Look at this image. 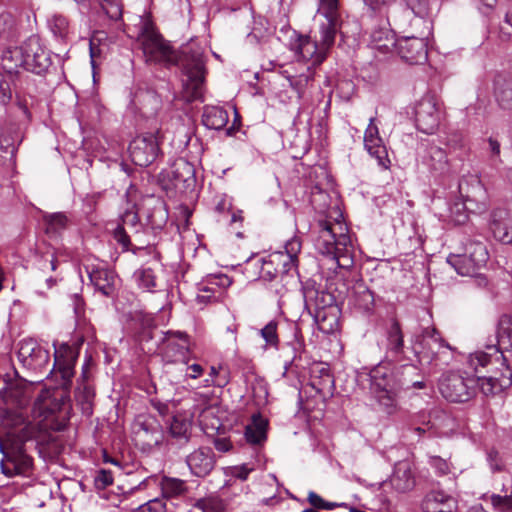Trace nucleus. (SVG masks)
I'll use <instances>...</instances> for the list:
<instances>
[{
  "mask_svg": "<svg viewBox=\"0 0 512 512\" xmlns=\"http://www.w3.org/2000/svg\"><path fill=\"white\" fill-rule=\"evenodd\" d=\"M498 346L490 345L486 351H478L471 355L470 363L475 372L478 368H487L489 375L477 376V391L485 396L496 395L512 384V370L504 351L512 350V314L500 317L497 327Z\"/></svg>",
  "mask_w": 512,
  "mask_h": 512,
  "instance_id": "obj_1",
  "label": "nucleus"
},
{
  "mask_svg": "<svg viewBox=\"0 0 512 512\" xmlns=\"http://www.w3.org/2000/svg\"><path fill=\"white\" fill-rule=\"evenodd\" d=\"M35 434L34 426L25 424L8 431L4 438H0V469L6 477H29L33 473L34 459L28 453L27 442L32 441Z\"/></svg>",
  "mask_w": 512,
  "mask_h": 512,
  "instance_id": "obj_2",
  "label": "nucleus"
},
{
  "mask_svg": "<svg viewBox=\"0 0 512 512\" xmlns=\"http://www.w3.org/2000/svg\"><path fill=\"white\" fill-rule=\"evenodd\" d=\"M141 42L145 56L155 62L165 61L175 64L182 68L185 79L182 80V91L176 98L177 104L180 102L187 105V111L190 110L192 101V64L191 57L187 51H176L166 41L162 34H139L137 38Z\"/></svg>",
  "mask_w": 512,
  "mask_h": 512,
  "instance_id": "obj_3",
  "label": "nucleus"
},
{
  "mask_svg": "<svg viewBox=\"0 0 512 512\" xmlns=\"http://www.w3.org/2000/svg\"><path fill=\"white\" fill-rule=\"evenodd\" d=\"M319 236L317 248L327 256H332L340 268H350L353 265V246L346 224L336 220L319 221Z\"/></svg>",
  "mask_w": 512,
  "mask_h": 512,
  "instance_id": "obj_4",
  "label": "nucleus"
},
{
  "mask_svg": "<svg viewBox=\"0 0 512 512\" xmlns=\"http://www.w3.org/2000/svg\"><path fill=\"white\" fill-rule=\"evenodd\" d=\"M302 243L300 238L293 237L285 244L284 251H276L271 253L266 259H263L260 274L264 279L270 281L280 278L285 284L280 288H275V292L283 296L287 291V280L291 271H296L298 266V255L301 251Z\"/></svg>",
  "mask_w": 512,
  "mask_h": 512,
  "instance_id": "obj_5",
  "label": "nucleus"
},
{
  "mask_svg": "<svg viewBox=\"0 0 512 512\" xmlns=\"http://www.w3.org/2000/svg\"><path fill=\"white\" fill-rule=\"evenodd\" d=\"M478 378L466 372H449L439 381V392L451 403H465L477 394Z\"/></svg>",
  "mask_w": 512,
  "mask_h": 512,
  "instance_id": "obj_6",
  "label": "nucleus"
},
{
  "mask_svg": "<svg viewBox=\"0 0 512 512\" xmlns=\"http://www.w3.org/2000/svg\"><path fill=\"white\" fill-rule=\"evenodd\" d=\"M293 45L299 59L311 61L312 66L320 65L326 58L328 50L335 42V34H297Z\"/></svg>",
  "mask_w": 512,
  "mask_h": 512,
  "instance_id": "obj_7",
  "label": "nucleus"
},
{
  "mask_svg": "<svg viewBox=\"0 0 512 512\" xmlns=\"http://www.w3.org/2000/svg\"><path fill=\"white\" fill-rule=\"evenodd\" d=\"M84 339L81 337L73 344L63 342L57 344L53 343L54 346V364L51 373L60 375L62 383L61 387L65 390L70 389L72 385V378L74 376V367L78 359L79 350Z\"/></svg>",
  "mask_w": 512,
  "mask_h": 512,
  "instance_id": "obj_8",
  "label": "nucleus"
},
{
  "mask_svg": "<svg viewBox=\"0 0 512 512\" xmlns=\"http://www.w3.org/2000/svg\"><path fill=\"white\" fill-rule=\"evenodd\" d=\"M369 376L371 390L375 393L380 405L387 409L393 408L399 391L397 379L393 372L384 365H378L370 371Z\"/></svg>",
  "mask_w": 512,
  "mask_h": 512,
  "instance_id": "obj_9",
  "label": "nucleus"
},
{
  "mask_svg": "<svg viewBox=\"0 0 512 512\" xmlns=\"http://www.w3.org/2000/svg\"><path fill=\"white\" fill-rule=\"evenodd\" d=\"M450 349V345L442 338L435 328H425L415 339L413 354L420 365L430 364L437 360L439 354Z\"/></svg>",
  "mask_w": 512,
  "mask_h": 512,
  "instance_id": "obj_10",
  "label": "nucleus"
},
{
  "mask_svg": "<svg viewBox=\"0 0 512 512\" xmlns=\"http://www.w3.org/2000/svg\"><path fill=\"white\" fill-rule=\"evenodd\" d=\"M158 135V131L156 134L145 133L130 142L129 153L135 165L147 167L156 160L160 151Z\"/></svg>",
  "mask_w": 512,
  "mask_h": 512,
  "instance_id": "obj_11",
  "label": "nucleus"
},
{
  "mask_svg": "<svg viewBox=\"0 0 512 512\" xmlns=\"http://www.w3.org/2000/svg\"><path fill=\"white\" fill-rule=\"evenodd\" d=\"M442 117L440 105L434 96H425L415 109V122L419 131L433 134L437 131Z\"/></svg>",
  "mask_w": 512,
  "mask_h": 512,
  "instance_id": "obj_12",
  "label": "nucleus"
},
{
  "mask_svg": "<svg viewBox=\"0 0 512 512\" xmlns=\"http://www.w3.org/2000/svg\"><path fill=\"white\" fill-rule=\"evenodd\" d=\"M25 48L27 50L25 70L38 75L46 73L52 61L49 51L42 46L39 35L29 36L25 40Z\"/></svg>",
  "mask_w": 512,
  "mask_h": 512,
  "instance_id": "obj_13",
  "label": "nucleus"
},
{
  "mask_svg": "<svg viewBox=\"0 0 512 512\" xmlns=\"http://www.w3.org/2000/svg\"><path fill=\"white\" fill-rule=\"evenodd\" d=\"M314 22L319 25L320 32H340L344 27V20L339 11L338 0H319Z\"/></svg>",
  "mask_w": 512,
  "mask_h": 512,
  "instance_id": "obj_14",
  "label": "nucleus"
},
{
  "mask_svg": "<svg viewBox=\"0 0 512 512\" xmlns=\"http://www.w3.org/2000/svg\"><path fill=\"white\" fill-rule=\"evenodd\" d=\"M375 120V117L369 119V124L364 132V148L370 156L377 160L379 166L389 169L391 161L383 139L379 135V128L375 124Z\"/></svg>",
  "mask_w": 512,
  "mask_h": 512,
  "instance_id": "obj_15",
  "label": "nucleus"
},
{
  "mask_svg": "<svg viewBox=\"0 0 512 512\" xmlns=\"http://www.w3.org/2000/svg\"><path fill=\"white\" fill-rule=\"evenodd\" d=\"M18 359L22 364L34 371H42L49 366V352L33 340L20 343Z\"/></svg>",
  "mask_w": 512,
  "mask_h": 512,
  "instance_id": "obj_16",
  "label": "nucleus"
},
{
  "mask_svg": "<svg viewBox=\"0 0 512 512\" xmlns=\"http://www.w3.org/2000/svg\"><path fill=\"white\" fill-rule=\"evenodd\" d=\"M305 308L308 313H314L336 306L334 295L317 286L314 281H307L303 286Z\"/></svg>",
  "mask_w": 512,
  "mask_h": 512,
  "instance_id": "obj_17",
  "label": "nucleus"
},
{
  "mask_svg": "<svg viewBox=\"0 0 512 512\" xmlns=\"http://www.w3.org/2000/svg\"><path fill=\"white\" fill-rule=\"evenodd\" d=\"M458 188L465 204H475L477 209L486 207L487 191L478 175L469 174L463 176Z\"/></svg>",
  "mask_w": 512,
  "mask_h": 512,
  "instance_id": "obj_18",
  "label": "nucleus"
},
{
  "mask_svg": "<svg viewBox=\"0 0 512 512\" xmlns=\"http://www.w3.org/2000/svg\"><path fill=\"white\" fill-rule=\"evenodd\" d=\"M398 54L410 64H421L427 60V43L423 38L402 36L399 38Z\"/></svg>",
  "mask_w": 512,
  "mask_h": 512,
  "instance_id": "obj_19",
  "label": "nucleus"
},
{
  "mask_svg": "<svg viewBox=\"0 0 512 512\" xmlns=\"http://www.w3.org/2000/svg\"><path fill=\"white\" fill-rule=\"evenodd\" d=\"M199 398H201L202 403L206 405L199 413V426L203 433L208 436H213L222 427V421L217 416L218 407L209 403L210 395L208 393L194 391V402L199 401Z\"/></svg>",
  "mask_w": 512,
  "mask_h": 512,
  "instance_id": "obj_20",
  "label": "nucleus"
},
{
  "mask_svg": "<svg viewBox=\"0 0 512 512\" xmlns=\"http://www.w3.org/2000/svg\"><path fill=\"white\" fill-rule=\"evenodd\" d=\"M139 212L145 215L147 223L152 229H161L168 220V211L164 200L153 195L143 199Z\"/></svg>",
  "mask_w": 512,
  "mask_h": 512,
  "instance_id": "obj_21",
  "label": "nucleus"
},
{
  "mask_svg": "<svg viewBox=\"0 0 512 512\" xmlns=\"http://www.w3.org/2000/svg\"><path fill=\"white\" fill-rule=\"evenodd\" d=\"M390 484L399 493L411 491L416 485V473L413 462L408 459L398 461L390 477Z\"/></svg>",
  "mask_w": 512,
  "mask_h": 512,
  "instance_id": "obj_22",
  "label": "nucleus"
},
{
  "mask_svg": "<svg viewBox=\"0 0 512 512\" xmlns=\"http://www.w3.org/2000/svg\"><path fill=\"white\" fill-rule=\"evenodd\" d=\"M386 354L397 362L411 360L406 355L404 345V334L397 319H392L386 332Z\"/></svg>",
  "mask_w": 512,
  "mask_h": 512,
  "instance_id": "obj_23",
  "label": "nucleus"
},
{
  "mask_svg": "<svg viewBox=\"0 0 512 512\" xmlns=\"http://www.w3.org/2000/svg\"><path fill=\"white\" fill-rule=\"evenodd\" d=\"M309 384L319 395L331 396L335 385L330 368L323 363L314 364L310 369Z\"/></svg>",
  "mask_w": 512,
  "mask_h": 512,
  "instance_id": "obj_24",
  "label": "nucleus"
},
{
  "mask_svg": "<svg viewBox=\"0 0 512 512\" xmlns=\"http://www.w3.org/2000/svg\"><path fill=\"white\" fill-rule=\"evenodd\" d=\"M489 228L497 241L512 243V217L507 210L495 209L491 214Z\"/></svg>",
  "mask_w": 512,
  "mask_h": 512,
  "instance_id": "obj_25",
  "label": "nucleus"
},
{
  "mask_svg": "<svg viewBox=\"0 0 512 512\" xmlns=\"http://www.w3.org/2000/svg\"><path fill=\"white\" fill-rule=\"evenodd\" d=\"M456 509V499L444 491H430L422 502L424 512H454Z\"/></svg>",
  "mask_w": 512,
  "mask_h": 512,
  "instance_id": "obj_26",
  "label": "nucleus"
},
{
  "mask_svg": "<svg viewBox=\"0 0 512 512\" xmlns=\"http://www.w3.org/2000/svg\"><path fill=\"white\" fill-rule=\"evenodd\" d=\"M26 48L25 42L21 46L7 47L3 50L1 64L3 69L10 76L17 75L18 69L26 66Z\"/></svg>",
  "mask_w": 512,
  "mask_h": 512,
  "instance_id": "obj_27",
  "label": "nucleus"
},
{
  "mask_svg": "<svg viewBox=\"0 0 512 512\" xmlns=\"http://www.w3.org/2000/svg\"><path fill=\"white\" fill-rule=\"evenodd\" d=\"M397 377L399 390L424 389L426 387L420 368L414 364H403Z\"/></svg>",
  "mask_w": 512,
  "mask_h": 512,
  "instance_id": "obj_28",
  "label": "nucleus"
},
{
  "mask_svg": "<svg viewBox=\"0 0 512 512\" xmlns=\"http://www.w3.org/2000/svg\"><path fill=\"white\" fill-rule=\"evenodd\" d=\"M192 412H176L169 424L171 436L183 443H188L191 438Z\"/></svg>",
  "mask_w": 512,
  "mask_h": 512,
  "instance_id": "obj_29",
  "label": "nucleus"
},
{
  "mask_svg": "<svg viewBox=\"0 0 512 512\" xmlns=\"http://www.w3.org/2000/svg\"><path fill=\"white\" fill-rule=\"evenodd\" d=\"M89 279L94 285L95 289L106 297H111L115 293V280L114 272L105 268L92 269L88 272Z\"/></svg>",
  "mask_w": 512,
  "mask_h": 512,
  "instance_id": "obj_30",
  "label": "nucleus"
},
{
  "mask_svg": "<svg viewBox=\"0 0 512 512\" xmlns=\"http://www.w3.org/2000/svg\"><path fill=\"white\" fill-rule=\"evenodd\" d=\"M68 391L69 389L65 390L62 387L61 393L58 391L54 392L53 394H51L49 391L42 392L37 398L35 404L39 407L41 413L47 417L48 415L53 414L61 409L66 398L68 397Z\"/></svg>",
  "mask_w": 512,
  "mask_h": 512,
  "instance_id": "obj_31",
  "label": "nucleus"
},
{
  "mask_svg": "<svg viewBox=\"0 0 512 512\" xmlns=\"http://www.w3.org/2000/svg\"><path fill=\"white\" fill-rule=\"evenodd\" d=\"M310 315L313 317L318 329L323 333H333L338 328L340 309L337 305L328 309L316 311Z\"/></svg>",
  "mask_w": 512,
  "mask_h": 512,
  "instance_id": "obj_32",
  "label": "nucleus"
},
{
  "mask_svg": "<svg viewBox=\"0 0 512 512\" xmlns=\"http://www.w3.org/2000/svg\"><path fill=\"white\" fill-rule=\"evenodd\" d=\"M350 304L362 311H370L374 306V295L362 281L356 282L351 290Z\"/></svg>",
  "mask_w": 512,
  "mask_h": 512,
  "instance_id": "obj_33",
  "label": "nucleus"
},
{
  "mask_svg": "<svg viewBox=\"0 0 512 512\" xmlns=\"http://www.w3.org/2000/svg\"><path fill=\"white\" fill-rule=\"evenodd\" d=\"M268 421L260 414L252 416L251 424L245 428V438L252 445H261L267 439Z\"/></svg>",
  "mask_w": 512,
  "mask_h": 512,
  "instance_id": "obj_34",
  "label": "nucleus"
},
{
  "mask_svg": "<svg viewBox=\"0 0 512 512\" xmlns=\"http://www.w3.org/2000/svg\"><path fill=\"white\" fill-rule=\"evenodd\" d=\"M172 177L177 189H187L192 178V164L185 158L176 159L172 165Z\"/></svg>",
  "mask_w": 512,
  "mask_h": 512,
  "instance_id": "obj_35",
  "label": "nucleus"
},
{
  "mask_svg": "<svg viewBox=\"0 0 512 512\" xmlns=\"http://www.w3.org/2000/svg\"><path fill=\"white\" fill-rule=\"evenodd\" d=\"M228 122V113L218 106H205L202 114V123L208 129L220 130Z\"/></svg>",
  "mask_w": 512,
  "mask_h": 512,
  "instance_id": "obj_36",
  "label": "nucleus"
},
{
  "mask_svg": "<svg viewBox=\"0 0 512 512\" xmlns=\"http://www.w3.org/2000/svg\"><path fill=\"white\" fill-rule=\"evenodd\" d=\"M42 219L45 225L44 231L49 237L59 236L69 223L68 217L62 212L46 213Z\"/></svg>",
  "mask_w": 512,
  "mask_h": 512,
  "instance_id": "obj_37",
  "label": "nucleus"
},
{
  "mask_svg": "<svg viewBox=\"0 0 512 512\" xmlns=\"http://www.w3.org/2000/svg\"><path fill=\"white\" fill-rule=\"evenodd\" d=\"M207 75V69L201 58L194 55V102H204L207 88L205 85V79Z\"/></svg>",
  "mask_w": 512,
  "mask_h": 512,
  "instance_id": "obj_38",
  "label": "nucleus"
},
{
  "mask_svg": "<svg viewBox=\"0 0 512 512\" xmlns=\"http://www.w3.org/2000/svg\"><path fill=\"white\" fill-rule=\"evenodd\" d=\"M95 398L94 386L89 383H77L75 399L86 415L92 414L93 400Z\"/></svg>",
  "mask_w": 512,
  "mask_h": 512,
  "instance_id": "obj_39",
  "label": "nucleus"
},
{
  "mask_svg": "<svg viewBox=\"0 0 512 512\" xmlns=\"http://www.w3.org/2000/svg\"><path fill=\"white\" fill-rule=\"evenodd\" d=\"M214 463V457L209 449L194 451V476L205 477L212 471Z\"/></svg>",
  "mask_w": 512,
  "mask_h": 512,
  "instance_id": "obj_40",
  "label": "nucleus"
},
{
  "mask_svg": "<svg viewBox=\"0 0 512 512\" xmlns=\"http://www.w3.org/2000/svg\"><path fill=\"white\" fill-rule=\"evenodd\" d=\"M465 252L471 257L472 267L480 269L486 265L489 259L487 248L481 241H470L465 247Z\"/></svg>",
  "mask_w": 512,
  "mask_h": 512,
  "instance_id": "obj_41",
  "label": "nucleus"
},
{
  "mask_svg": "<svg viewBox=\"0 0 512 512\" xmlns=\"http://www.w3.org/2000/svg\"><path fill=\"white\" fill-rule=\"evenodd\" d=\"M471 257L464 252L463 254H450L447 257V262L456 270L459 275L473 276L479 270L478 267H472L470 262Z\"/></svg>",
  "mask_w": 512,
  "mask_h": 512,
  "instance_id": "obj_42",
  "label": "nucleus"
},
{
  "mask_svg": "<svg viewBox=\"0 0 512 512\" xmlns=\"http://www.w3.org/2000/svg\"><path fill=\"white\" fill-rule=\"evenodd\" d=\"M99 35L100 34H92L89 39L90 58L93 68L96 67V60L104 56L109 51L111 43L106 35L105 37H100Z\"/></svg>",
  "mask_w": 512,
  "mask_h": 512,
  "instance_id": "obj_43",
  "label": "nucleus"
},
{
  "mask_svg": "<svg viewBox=\"0 0 512 512\" xmlns=\"http://www.w3.org/2000/svg\"><path fill=\"white\" fill-rule=\"evenodd\" d=\"M372 40L373 48L381 53L396 51L398 53V34H376Z\"/></svg>",
  "mask_w": 512,
  "mask_h": 512,
  "instance_id": "obj_44",
  "label": "nucleus"
},
{
  "mask_svg": "<svg viewBox=\"0 0 512 512\" xmlns=\"http://www.w3.org/2000/svg\"><path fill=\"white\" fill-rule=\"evenodd\" d=\"M102 9L108 16V18L114 21L117 26L116 29H121L123 26L122 15H123V3L122 0H99Z\"/></svg>",
  "mask_w": 512,
  "mask_h": 512,
  "instance_id": "obj_45",
  "label": "nucleus"
},
{
  "mask_svg": "<svg viewBox=\"0 0 512 512\" xmlns=\"http://www.w3.org/2000/svg\"><path fill=\"white\" fill-rule=\"evenodd\" d=\"M430 167L434 171L444 172L448 168L447 153L445 150L438 146H431L429 148Z\"/></svg>",
  "mask_w": 512,
  "mask_h": 512,
  "instance_id": "obj_46",
  "label": "nucleus"
},
{
  "mask_svg": "<svg viewBox=\"0 0 512 512\" xmlns=\"http://www.w3.org/2000/svg\"><path fill=\"white\" fill-rule=\"evenodd\" d=\"M431 425L430 429H433L434 435H440L444 433V429L449 426L451 418L448 413L441 409H432L430 411Z\"/></svg>",
  "mask_w": 512,
  "mask_h": 512,
  "instance_id": "obj_47",
  "label": "nucleus"
},
{
  "mask_svg": "<svg viewBox=\"0 0 512 512\" xmlns=\"http://www.w3.org/2000/svg\"><path fill=\"white\" fill-rule=\"evenodd\" d=\"M162 491L166 497H177L188 491L185 482L176 478H165L162 483Z\"/></svg>",
  "mask_w": 512,
  "mask_h": 512,
  "instance_id": "obj_48",
  "label": "nucleus"
},
{
  "mask_svg": "<svg viewBox=\"0 0 512 512\" xmlns=\"http://www.w3.org/2000/svg\"><path fill=\"white\" fill-rule=\"evenodd\" d=\"M118 226L123 227L130 233H139L141 231V223L137 211L130 209L125 211L120 218Z\"/></svg>",
  "mask_w": 512,
  "mask_h": 512,
  "instance_id": "obj_49",
  "label": "nucleus"
},
{
  "mask_svg": "<svg viewBox=\"0 0 512 512\" xmlns=\"http://www.w3.org/2000/svg\"><path fill=\"white\" fill-rule=\"evenodd\" d=\"M14 139L9 135H0V164L4 165L11 161L16 153Z\"/></svg>",
  "mask_w": 512,
  "mask_h": 512,
  "instance_id": "obj_50",
  "label": "nucleus"
},
{
  "mask_svg": "<svg viewBox=\"0 0 512 512\" xmlns=\"http://www.w3.org/2000/svg\"><path fill=\"white\" fill-rule=\"evenodd\" d=\"M277 328L278 323L276 321H270L260 330V335L265 340L267 348L278 349L279 336Z\"/></svg>",
  "mask_w": 512,
  "mask_h": 512,
  "instance_id": "obj_51",
  "label": "nucleus"
},
{
  "mask_svg": "<svg viewBox=\"0 0 512 512\" xmlns=\"http://www.w3.org/2000/svg\"><path fill=\"white\" fill-rule=\"evenodd\" d=\"M194 508L200 512H224L225 505L218 497L200 499L194 504Z\"/></svg>",
  "mask_w": 512,
  "mask_h": 512,
  "instance_id": "obj_52",
  "label": "nucleus"
},
{
  "mask_svg": "<svg viewBox=\"0 0 512 512\" xmlns=\"http://www.w3.org/2000/svg\"><path fill=\"white\" fill-rule=\"evenodd\" d=\"M495 96L503 109L512 108V84L498 85L495 90Z\"/></svg>",
  "mask_w": 512,
  "mask_h": 512,
  "instance_id": "obj_53",
  "label": "nucleus"
},
{
  "mask_svg": "<svg viewBox=\"0 0 512 512\" xmlns=\"http://www.w3.org/2000/svg\"><path fill=\"white\" fill-rule=\"evenodd\" d=\"M140 287L151 290L156 286V276L151 268H142L135 272Z\"/></svg>",
  "mask_w": 512,
  "mask_h": 512,
  "instance_id": "obj_54",
  "label": "nucleus"
},
{
  "mask_svg": "<svg viewBox=\"0 0 512 512\" xmlns=\"http://www.w3.org/2000/svg\"><path fill=\"white\" fill-rule=\"evenodd\" d=\"M191 214H192V212L189 209L188 205H186V204H180L176 208L175 215H176V220L178 222V228H180V226H182L185 231L189 230V220H190Z\"/></svg>",
  "mask_w": 512,
  "mask_h": 512,
  "instance_id": "obj_55",
  "label": "nucleus"
},
{
  "mask_svg": "<svg viewBox=\"0 0 512 512\" xmlns=\"http://www.w3.org/2000/svg\"><path fill=\"white\" fill-rule=\"evenodd\" d=\"M112 483L113 475L110 470L100 469L94 478V484L98 490H104Z\"/></svg>",
  "mask_w": 512,
  "mask_h": 512,
  "instance_id": "obj_56",
  "label": "nucleus"
},
{
  "mask_svg": "<svg viewBox=\"0 0 512 512\" xmlns=\"http://www.w3.org/2000/svg\"><path fill=\"white\" fill-rule=\"evenodd\" d=\"M307 500L315 509L332 510L338 506L336 503L325 501L320 495L313 491L309 492Z\"/></svg>",
  "mask_w": 512,
  "mask_h": 512,
  "instance_id": "obj_57",
  "label": "nucleus"
},
{
  "mask_svg": "<svg viewBox=\"0 0 512 512\" xmlns=\"http://www.w3.org/2000/svg\"><path fill=\"white\" fill-rule=\"evenodd\" d=\"M133 512H166V506L162 499L155 498L139 506Z\"/></svg>",
  "mask_w": 512,
  "mask_h": 512,
  "instance_id": "obj_58",
  "label": "nucleus"
},
{
  "mask_svg": "<svg viewBox=\"0 0 512 512\" xmlns=\"http://www.w3.org/2000/svg\"><path fill=\"white\" fill-rule=\"evenodd\" d=\"M490 501L493 507L501 512L509 510L512 508V497L511 496H501L497 494H492L490 496Z\"/></svg>",
  "mask_w": 512,
  "mask_h": 512,
  "instance_id": "obj_59",
  "label": "nucleus"
},
{
  "mask_svg": "<svg viewBox=\"0 0 512 512\" xmlns=\"http://www.w3.org/2000/svg\"><path fill=\"white\" fill-rule=\"evenodd\" d=\"M407 6L419 17H424L429 12L428 0H406Z\"/></svg>",
  "mask_w": 512,
  "mask_h": 512,
  "instance_id": "obj_60",
  "label": "nucleus"
},
{
  "mask_svg": "<svg viewBox=\"0 0 512 512\" xmlns=\"http://www.w3.org/2000/svg\"><path fill=\"white\" fill-rule=\"evenodd\" d=\"M130 232L124 230L123 227L117 226L114 229L113 237L115 241L121 245L123 251H128L130 247Z\"/></svg>",
  "mask_w": 512,
  "mask_h": 512,
  "instance_id": "obj_61",
  "label": "nucleus"
},
{
  "mask_svg": "<svg viewBox=\"0 0 512 512\" xmlns=\"http://www.w3.org/2000/svg\"><path fill=\"white\" fill-rule=\"evenodd\" d=\"M395 0H364L365 5L374 14L383 15L387 7Z\"/></svg>",
  "mask_w": 512,
  "mask_h": 512,
  "instance_id": "obj_62",
  "label": "nucleus"
},
{
  "mask_svg": "<svg viewBox=\"0 0 512 512\" xmlns=\"http://www.w3.org/2000/svg\"><path fill=\"white\" fill-rule=\"evenodd\" d=\"M12 100V88L10 83L4 78L0 72V103L7 105Z\"/></svg>",
  "mask_w": 512,
  "mask_h": 512,
  "instance_id": "obj_63",
  "label": "nucleus"
},
{
  "mask_svg": "<svg viewBox=\"0 0 512 512\" xmlns=\"http://www.w3.org/2000/svg\"><path fill=\"white\" fill-rule=\"evenodd\" d=\"M48 26L51 32H64L68 29V21L64 16L54 15L48 20Z\"/></svg>",
  "mask_w": 512,
  "mask_h": 512,
  "instance_id": "obj_64",
  "label": "nucleus"
}]
</instances>
